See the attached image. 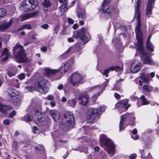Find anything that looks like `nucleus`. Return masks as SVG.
<instances>
[{
    "label": "nucleus",
    "instance_id": "nucleus-51",
    "mask_svg": "<svg viewBox=\"0 0 159 159\" xmlns=\"http://www.w3.org/2000/svg\"><path fill=\"white\" fill-rule=\"evenodd\" d=\"M136 157V155L135 154H131L129 157V159H134Z\"/></svg>",
    "mask_w": 159,
    "mask_h": 159
},
{
    "label": "nucleus",
    "instance_id": "nucleus-23",
    "mask_svg": "<svg viewBox=\"0 0 159 159\" xmlns=\"http://www.w3.org/2000/svg\"><path fill=\"white\" fill-rule=\"evenodd\" d=\"M69 67V64L67 63H63L61 64L59 70V72L61 71V73L66 72L68 71Z\"/></svg>",
    "mask_w": 159,
    "mask_h": 159
},
{
    "label": "nucleus",
    "instance_id": "nucleus-4",
    "mask_svg": "<svg viewBox=\"0 0 159 159\" xmlns=\"http://www.w3.org/2000/svg\"><path fill=\"white\" fill-rule=\"evenodd\" d=\"M49 87L48 81L43 77L39 78L34 85V88L36 91L44 93L48 91Z\"/></svg>",
    "mask_w": 159,
    "mask_h": 159
},
{
    "label": "nucleus",
    "instance_id": "nucleus-8",
    "mask_svg": "<svg viewBox=\"0 0 159 159\" xmlns=\"http://www.w3.org/2000/svg\"><path fill=\"white\" fill-rule=\"evenodd\" d=\"M8 100L12 103H14L15 105H18L20 101L18 99L19 93L16 89L9 88L8 90Z\"/></svg>",
    "mask_w": 159,
    "mask_h": 159
},
{
    "label": "nucleus",
    "instance_id": "nucleus-37",
    "mask_svg": "<svg viewBox=\"0 0 159 159\" xmlns=\"http://www.w3.org/2000/svg\"><path fill=\"white\" fill-rule=\"evenodd\" d=\"M111 0H104L102 4V7L107 6L111 1Z\"/></svg>",
    "mask_w": 159,
    "mask_h": 159
},
{
    "label": "nucleus",
    "instance_id": "nucleus-16",
    "mask_svg": "<svg viewBox=\"0 0 159 159\" xmlns=\"http://www.w3.org/2000/svg\"><path fill=\"white\" fill-rule=\"evenodd\" d=\"M141 69L140 63L138 60H135L132 63L130 68L131 71L133 73H136Z\"/></svg>",
    "mask_w": 159,
    "mask_h": 159
},
{
    "label": "nucleus",
    "instance_id": "nucleus-6",
    "mask_svg": "<svg viewBox=\"0 0 159 159\" xmlns=\"http://www.w3.org/2000/svg\"><path fill=\"white\" fill-rule=\"evenodd\" d=\"M15 55L16 60L19 63H23L27 60V58L25 53V50L20 44H16L13 48V53Z\"/></svg>",
    "mask_w": 159,
    "mask_h": 159
},
{
    "label": "nucleus",
    "instance_id": "nucleus-41",
    "mask_svg": "<svg viewBox=\"0 0 159 159\" xmlns=\"http://www.w3.org/2000/svg\"><path fill=\"white\" fill-rule=\"evenodd\" d=\"M59 28V25H56L54 30V32L53 34H57V32Z\"/></svg>",
    "mask_w": 159,
    "mask_h": 159
},
{
    "label": "nucleus",
    "instance_id": "nucleus-36",
    "mask_svg": "<svg viewBox=\"0 0 159 159\" xmlns=\"http://www.w3.org/2000/svg\"><path fill=\"white\" fill-rule=\"evenodd\" d=\"M17 73L16 71H8V72L7 73V74L8 76L11 77L12 76H14Z\"/></svg>",
    "mask_w": 159,
    "mask_h": 159
},
{
    "label": "nucleus",
    "instance_id": "nucleus-62",
    "mask_svg": "<svg viewBox=\"0 0 159 159\" xmlns=\"http://www.w3.org/2000/svg\"><path fill=\"white\" fill-rule=\"evenodd\" d=\"M83 20H80L79 22V23L80 25H82L84 24V22L83 21Z\"/></svg>",
    "mask_w": 159,
    "mask_h": 159
},
{
    "label": "nucleus",
    "instance_id": "nucleus-64",
    "mask_svg": "<svg viewBox=\"0 0 159 159\" xmlns=\"http://www.w3.org/2000/svg\"><path fill=\"white\" fill-rule=\"evenodd\" d=\"M150 75L151 78H153L155 75V74L153 72H151L150 73Z\"/></svg>",
    "mask_w": 159,
    "mask_h": 159
},
{
    "label": "nucleus",
    "instance_id": "nucleus-22",
    "mask_svg": "<svg viewBox=\"0 0 159 159\" xmlns=\"http://www.w3.org/2000/svg\"><path fill=\"white\" fill-rule=\"evenodd\" d=\"M152 34H150L148 37L146 41V47L148 50L151 52H152L154 50V46L150 42L152 37Z\"/></svg>",
    "mask_w": 159,
    "mask_h": 159
},
{
    "label": "nucleus",
    "instance_id": "nucleus-21",
    "mask_svg": "<svg viewBox=\"0 0 159 159\" xmlns=\"http://www.w3.org/2000/svg\"><path fill=\"white\" fill-rule=\"evenodd\" d=\"M59 70L51 69L46 68L44 71V75L47 77H50L55 74L59 72Z\"/></svg>",
    "mask_w": 159,
    "mask_h": 159
},
{
    "label": "nucleus",
    "instance_id": "nucleus-49",
    "mask_svg": "<svg viewBox=\"0 0 159 159\" xmlns=\"http://www.w3.org/2000/svg\"><path fill=\"white\" fill-rule=\"evenodd\" d=\"M67 20H68V22L69 24H73L74 22V21L71 18H68Z\"/></svg>",
    "mask_w": 159,
    "mask_h": 159
},
{
    "label": "nucleus",
    "instance_id": "nucleus-35",
    "mask_svg": "<svg viewBox=\"0 0 159 159\" xmlns=\"http://www.w3.org/2000/svg\"><path fill=\"white\" fill-rule=\"evenodd\" d=\"M51 3H50L49 1L47 0H45L44 1L43 3V5L46 7H49L51 6Z\"/></svg>",
    "mask_w": 159,
    "mask_h": 159
},
{
    "label": "nucleus",
    "instance_id": "nucleus-17",
    "mask_svg": "<svg viewBox=\"0 0 159 159\" xmlns=\"http://www.w3.org/2000/svg\"><path fill=\"white\" fill-rule=\"evenodd\" d=\"M155 0H148L147 8L146 9V16L148 18L150 17L152 14V10L154 5Z\"/></svg>",
    "mask_w": 159,
    "mask_h": 159
},
{
    "label": "nucleus",
    "instance_id": "nucleus-25",
    "mask_svg": "<svg viewBox=\"0 0 159 159\" xmlns=\"http://www.w3.org/2000/svg\"><path fill=\"white\" fill-rule=\"evenodd\" d=\"M77 102V99L76 98H73L68 100L67 101V104L69 106L74 107L75 106Z\"/></svg>",
    "mask_w": 159,
    "mask_h": 159
},
{
    "label": "nucleus",
    "instance_id": "nucleus-29",
    "mask_svg": "<svg viewBox=\"0 0 159 159\" xmlns=\"http://www.w3.org/2000/svg\"><path fill=\"white\" fill-rule=\"evenodd\" d=\"M77 17L79 20H84L86 17L85 11L79 12L77 11Z\"/></svg>",
    "mask_w": 159,
    "mask_h": 159
},
{
    "label": "nucleus",
    "instance_id": "nucleus-34",
    "mask_svg": "<svg viewBox=\"0 0 159 159\" xmlns=\"http://www.w3.org/2000/svg\"><path fill=\"white\" fill-rule=\"evenodd\" d=\"M6 15V11L5 9H0V17H3Z\"/></svg>",
    "mask_w": 159,
    "mask_h": 159
},
{
    "label": "nucleus",
    "instance_id": "nucleus-5",
    "mask_svg": "<svg viewBox=\"0 0 159 159\" xmlns=\"http://www.w3.org/2000/svg\"><path fill=\"white\" fill-rule=\"evenodd\" d=\"M106 108V107L105 106L99 107L98 109L89 108L87 114L88 121L90 123L95 122V119L98 117V114H101Z\"/></svg>",
    "mask_w": 159,
    "mask_h": 159
},
{
    "label": "nucleus",
    "instance_id": "nucleus-28",
    "mask_svg": "<svg viewBox=\"0 0 159 159\" xmlns=\"http://www.w3.org/2000/svg\"><path fill=\"white\" fill-rule=\"evenodd\" d=\"M143 89L146 92H150L153 91L154 88L151 85L145 84L143 87Z\"/></svg>",
    "mask_w": 159,
    "mask_h": 159
},
{
    "label": "nucleus",
    "instance_id": "nucleus-53",
    "mask_svg": "<svg viewBox=\"0 0 159 159\" xmlns=\"http://www.w3.org/2000/svg\"><path fill=\"white\" fill-rule=\"evenodd\" d=\"M131 138L134 139H138L139 138V136L138 135H131Z\"/></svg>",
    "mask_w": 159,
    "mask_h": 159
},
{
    "label": "nucleus",
    "instance_id": "nucleus-55",
    "mask_svg": "<svg viewBox=\"0 0 159 159\" xmlns=\"http://www.w3.org/2000/svg\"><path fill=\"white\" fill-rule=\"evenodd\" d=\"M145 159H152L150 153H148L147 157H145Z\"/></svg>",
    "mask_w": 159,
    "mask_h": 159
},
{
    "label": "nucleus",
    "instance_id": "nucleus-27",
    "mask_svg": "<svg viewBox=\"0 0 159 159\" xmlns=\"http://www.w3.org/2000/svg\"><path fill=\"white\" fill-rule=\"evenodd\" d=\"M2 56H5V57L3 58L2 61H7L8 58V57L9 56V53L8 50L5 48L4 49L2 53Z\"/></svg>",
    "mask_w": 159,
    "mask_h": 159
},
{
    "label": "nucleus",
    "instance_id": "nucleus-1",
    "mask_svg": "<svg viewBox=\"0 0 159 159\" xmlns=\"http://www.w3.org/2000/svg\"><path fill=\"white\" fill-rule=\"evenodd\" d=\"M141 0H137L136 6L135 7L134 17L137 19V23L135 28L136 37L138 41L137 50L140 51L142 54L141 59L143 63L146 64L153 65L154 62L150 57L147 56L146 53H145L143 47V35L140 30L141 27L140 10H139L141 3Z\"/></svg>",
    "mask_w": 159,
    "mask_h": 159
},
{
    "label": "nucleus",
    "instance_id": "nucleus-15",
    "mask_svg": "<svg viewBox=\"0 0 159 159\" xmlns=\"http://www.w3.org/2000/svg\"><path fill=\"white\" fill-rule=\"evenodd\" d=\"M86 29L83 28L79 30L77 32V36L82 40L83 43L84 44L88 41V39L85 36Z\"/></svg>",
    "mask_w": 159,
    "mask_h": 159
},
{
    "label": "nucleus",
    "instance_id": "nucleus-9",
    "mask_svg": "<svg viewBox=\"0 0 159 159\" xmlns=\"http://www.w3.org/2000/svg\"><path fill=\"white\" fill-rule=\"evenodd\" d=\"M37 4V0H25L20 7L24 11H27L34 9Z\"/></svg>",
    "mask_w": 159,
    "mask_h": 159
},
{
    "label": "nucleus",
    "instance_id": "nucleus-50",
    "mask_svg": "<svg viewBox=\"0 0 159 159\" xmlns=\"http://www.w3.org/2000/svg\"><path fill=\"white\" fill-rule=\"evenodd\" d=\"M140 152L141 154V158L143 159H144L145 158V156L144 154V151L143 150H142L140 151Z\"/></svg>",
    "mask_w": 159,
    "mask_h": 159
},
{
    "label": "nucleus",
    "instance_id": "nucleus-42",
    "mask_svg": "<svg viewBox=\"0 0 159 159\" xmlns=\"http://www.w3.org/2000/svg\"><path fill=\"white\" fill-rule=\"evenodd\" d=\"M109 71L108 69H107L104 71L103 72L102 74L103 75H106V77H107V74L109 73Z\"/></svg>",
    "mask_w": 159,
    "mask_h": 159
},
{
    "label": "nucleus",
    "instance_id": "nucleus-31",
    "mask_svg": "<svg viewBox=\"0 0 159 159\" xmlns=\"http://www.w3.org/2000/svg\"><path fill=\"white\" fill-rule=\"evenodd\" d=\"M140 98L142 100V105H146L149 103V101L143 95L141 96Z\"/></svg>",
    "mask_w": 159,
    "mask_h": 159
},
{
    "label": "nucleus",
    "instance_id": "nucleus-58",
    "mask_svg": "<svg viewBox=\"0 0 159 159\" xmlns=\"http://www.w3.org/2000/svg\"><path fill=\"white\" fill-rule=\"evenodd\" d=\"M68 40L69 42H72L74 41V40L72 38H68Z\"/></svg>",
    "mask_w": 159,
    "mask_h": 159
},
{
    "label": "nucleus",
    "instance_id": "nucleus-13",
    "mask_svg": "<svg viewBox=\"0 0 159 159\" xmlns=\"http://www.w3.org/2000/svg\"><path fill=\"white\" fill-rule=\"evenodd\" d=\"M76 0H64L63 4L61 6L60 10L61 12L67 10L68 7L73 5Z\"/></svg>",
    "mask_w": 159,
    "mask_h": 159
},
{
    "label": "nucleus",
    "instance_id": "nucleus-44",
    "mask_svg": "<svg viewBox=\"0 0 159 159\" xmlns=\"http://www.w3.org/2000/svg\"><path fill=\"white\" fill-rule=\"evenodd\" d=\"M47 99L51 101H52L54 99V97L52 95H50L47 97Z\"/></svg>",
    "mask_w": 159,
    "mask_h": 159
},
{
    "label": "nucleus",
    "instance_id": "nucleus-32",
    "mask_svg": "<svg viewBox=\"0 0 159 159\" xmlns=\"http://www.w3.org/2000/svg\"><path fill=\"white\" fill-rule=\"evenodd\" d=\"M31 26L29 25H22L20 28L18 29V31H20L23 30L25 29H27V30H29L31 29Z\"/></svg>",
    "mask_w": 159,
    "mask_h": 159
},
{
    "label": "nucleus",
    "instance_id": "nucleus-47",
    "mask_svg": "<svg viewBox=\"0 0 159 159\" xmlns=\"http://www.w3.org/2000/svg\"><path fill=\"white\" fill-rule=\"evenodd\" d=\"M16 112L15 111H13L11 112L10 114H9V117H13L14 115H16Z\"/></svg>",
    "mask_w": 159,
    "mask_h": 159
},
{
    "label": "nucleus",
    "instance_id": "nucleus-48",
    "mask_svg": "<svg viewBox=\"0 0 159 159\" xmlns=\"http://www.w3.org/2000/svg\"><path fill=\"white\" fill-rule=\"evenodd\" d=\"M114 96L117 99H119L120 98V95L117 93H114Z\"/></svg>",
    "mask_w": 159,
    "mask_h": 159
},
{
    "label": "nucleus",
    "instance_id": "nucleus-38",
    "mask_svg": "<svg viewBox=\"0 0 159 159\" xmlns=\"http://www.w3.org/2000/svg\"><path fill=\"white\" fill-rule=\"evenodd\" d=\"M24 120L27 122H29L31 121L32 119L30 117V116L29 115L27 114L24 117Z\"/></svg>",
    "mask_w": 159,
    "mask_h": 159
},
{
    "label": "nucleus",
    "instance_id": "nucleus-60",
    "mask_svg": "<svg viewBox=\"0 0 159 159\" xmlns=\"http://www.w3.org/2000/svg\"><path fill=\"white\" fill-rule=\"evenodd\" d=\"M50 104L52 107H54L55 106V103L54 102H51Z\"/></svg>",
    "mask_w": 159,
    "mask_h": 159
},
{
    "label": "nucleus",
    "instance_id": "nucleus-12",
    "mask_svg": "<svg viewBox=\"0 0 159 159\" xmlns=\"http://www.w3.org/2000/svg\"><path fill=\"white\" fill-rule=\"evenodd\" d=\"M103 10V13L105 16L108 18L111 17L114 13L115 9V7L113 6L102 7Z\"/></svg>",
    "mask_w": 159,
    "mask_h": 159
},
{
    "label": "nucleus",
    "instance_id": "nucleus-40",
    "mask_svg": "<svg viewBox=\"0 0 159 159\" xmlns=\"http://www.w3.org/2000/svg\"><path fill=\"white\" fill-rule=\"evenodd\" d=\"M35 149L36 150L38 151H43L44 150V147L41 145H38V147H35Z\"/></svg>",
    "mask_w": 159,
    "mask_h": 159
},
{
    "label": "nucleus",
    "instance_id": "nucleus-7",
    "mask_svg": "<svg viewBox=\"0 0 159 159\" xmlns=\"http://www.w3.org/2000/svg\"><path fill=\"white\" fill-rule=\"evenodd\" d=\"M121 120L120 123L119 130H122L124 129L123 126L124 122L126 119H128L131 123H129L130 125H134V122L135 119V117L134 116V114L133 113H126L122 115L120 117Z\"/></svg>",
    "mask_w": 159,
    "mask_h": 159
},
{
    "label": "nucleus",
    "instance_id": "nucleus-39",
    "mask_svg": "<svg viewBox=\"0 0 159 159\" xmlns=\"http://www.w3.org/2000/svg\"><path fill=\"white\" fill-rule=\"evenodd\" d=\"M25 74L24 73H21L18 76V78L20 80H23L25 78Z\"/></svg>",
    "mask_w": 159,
    "mask_h": 159
},
{
    "label": "nucleus",
    "instance_id": "nucleus-14",
    "mask_svg": "<svg viewBox=\"0 0 159 159\" xmlns=\"http://www.w3.org/2000/svg\"><path fill=\"white\" fill-rule=\"evenodd\" d=\"M89 96L86 93H80L78 98L79 104L83 106H86L89 102Z\"/></svg>",
    "mask_w": 159,
    "mask_h": 159
},
{
    "label": "nucleus",
    "instance_id": "nucleus-2",
    "mask_svg": "<svg viewBox=\"0 0 159 159\" xmlns=\"http://www.w3.org/2000/svg\"><path fill=\"white\" fill-rule=\"evenodd\" d=\"M50 114L55 122L62 120L61 125L62 127L68 130L73 127L75 124V120L73 113L71 112H66L60 115L58 112L56 110L50 111Z\"/></svg>",
    "mask_w": 159,
    "mask_h": 159
},
{
    "label": "nucleus",
    "instance_id": "nucleus-46",
    "mask_svg": "<svg viewBox=\"0 0 159 159\" xmlns=\"http://www.w3.org/2000/svg\"><path fill=\"white\" fill-rule=\"evenodd\" d=\"M41 27L43 29H47L49 27V25L47 24H44L42 25Z\"/></svg>",
    "mask_w": 159,
    "mask_h": 159
},
{
    "label": "nucleus",
    "instance_id": "nucleus-20",
    "mask_svg": "<svg viewBox=\"0 0 159 159\" xmlns=\"http://www.w3.org/2000/svg\"><path fill=\"white\" fill-rule=\"evenodd\" d=\"M39 14L38 12L36 11L30 13L23 15L20 17L19 20L21 21H23L34 16L37 15Z\"/></svg>",
    "mask_w": 159,
    "mask_h": 159
},
{
    "label": "nucleus",
    "instance_id": "nucleus-3",
    "mask_svg": "<svg viewBox=\"0 0 159 159\" xmlns=\"http://www.w3.org/2000/svg\"><path fill=\"white\" fill-rule=\"evenodd\" d=\"M100 141L101 146L104 148V150L110 155L114 154L115 146L111 140L107 138L106 135L101 134L100 137Z\"/></svg>",
    "mask_w": 159,
    "mask_h": 159
},
{
    "label": "nucleus",
    "instance_id": "nucleus-45",
    "mask_svg": "<svg viewBox=\"0 0 159 159\" xmlns=\"http://www.w3.org/2000/svg\"><path fill=\"white\" fill-rule=\"evenodd\" d=\"M10 123V120L8 119H6L3 121V124L5 125H9Z\"/></svg>",
    "mask_w": 159,
    "mask_h": 159
},
{
    "label": "nucleus",
    "instance_id": "nucleus-24",
    "mask_svg": "<svg viewBox=\"0 0 159 159\" xmlns=\"http://www.w3.org/2000/svg\"><path fill=\"white\" fill-rule=\"evenodd\" d=\"M12 109V107L10 106H7L2 104L0 102V111L3 113H6L7 111Z\"/></svg>",
    "mask_w": 159,
    "mask_h": 159
},
{
    "label": "nucleus",
    "instance_id": "nucleus-56",
    "mask_svg": "<svg viewBox=\"0 0 159 159\" xmlns=\"http://www.w3.org/2000/svg\"><path fill=\"white\" fill-rule=\"evenodd\" d=\"M137 133V130L136 129H134L132 130V133L134 134L135 135Z\"/></svg>",
    "mask_w": 159,
    "mask_h": 159
},
{
    "label": "nucleus",
    "instance_id": "nucleus-63",
    "mask_svg": "<svg viewBox=\"0 0 159 159\" xmlns=\"http://www.w3.org/2000/svg\"><path fill=\"white\" fill-rule=\"evenodd\" d=\"M67 99L66 98L64 97H63L61 99V101L62 102H66V101Z\"/></svg>",
    "mask_w": 159,
    "mask_h": 159
},
{
    "label": "nucleus",
    "instance_id": "nucleus-26",
    "mask_svg": "<svg viewBox=\"0 0 159 159\" xmlns=\"http://www.w3.org/2000/svg\"><path fill=\"white\" fill-rule=\"evenodd\" d=\"M140 77L141 79L139 80V81L140 86H141L142 85V83L143 81H145V82H148V78H147L143 73L141 74Z\"/></svg>",
    "mask_w": 159,
    "mask_h": 159
},
{
    "label": "nucleus",
    "instance_id": "nucleus-11",
    "mask_svg": "<svg viewBox=\"0 0 159 159\" xmlns=\"http://www.w3.org/2000/svg\"><path fill=\"white\" fill-rule=\"evenodd\" d=\"M83 77L77 72L73 74L70 78V83L74 86H78L81 83Z\"/></svg>",
    "mask_w": 159,
    "mask_h": 159
},
{
    "label": "nucleus",
    "instance_id": "nucleus-59",
    "mask_svg": "<svg viewBox=\"0 0 159 159\" xmlns=\"http://www.w3.org/2000/svg\"><path fill=\"white\" fill-rule=\"evenodd\" d=\"M63 88V85L62 84L59 85L57 87L58 89L60 90L62 89Z\"/></svg>",
    "mask_w": 159,
    "mask_h": 159
},
{
    "label": "nucleus",
    "instance_id": "nucleus-54",
    "mask_svg": "<svg viewBox=\"0 0 159 159\" xmlns=\"http://www.w3.org/2000/svg\"><path fill=\"white\" fill-rule=\"evenodd\" d=\"M41 51L45 52L47 51V48L44 46L43 47L41 48Z\"/></svg>",
    "mask_w": 159,
    "mask_h": 159
},
{
    "label": "nucleus",
    "instance_id": "nucleus-57",
    "mask_svg": "<svg viewBox=\"0 0 159 159\" xmlns=\"http://www.w3.org/2000/svg\"><path fill=\"white\" fill-rule=\"evenodd\" d=\"M94 149L95 152H98L100 150V148L96 146L94 148Z\"/></svg>",
    "mask_w": 159,
    "mask_h": 159
},
{
    "label": "nucleus",
    "instance_id": "nucleus-30",
    "mask_svg": "<svg viewBox=\"0 0 159 159\" xmlns=\"http://www.w3.org/2000/svg\"><path fill=\"white\" fill-rule=\"evenodd\" d=\"M75 48V47H71L69 48L65 53L61 56V57H64L65 58L67 57L69 55L70 52L73 51Z\"/></svg>",
    "mask_w": 159,
    "mask_h": 159
},
{
    "label": "nucleus",
    "instance_id": "nucleus-61",
    "mask_svg": "<svg viewBox=\"0 0 159 159\" xmlns=\"http://www.w3.org/2000/svg\"><path fill=\"white\" fill-rule=\"evenodd\" d=\"M78 28V25L76 24H75L73 25V28L74 29H76Z\"/></svg>",
    "mask_w": 159,
    "mask_h": 159
},
{
    "label": "nucleus",
    "instance_id": "nucleus-33",
    "mask_svg": "<svg viewBox=\"0 0 159 159\" xmlns=\"http://www.w3.org/2000/svg\"><path fill=\"white\" fill-rule=\"evenodd\" d=\"M109 71L115 70L117 71L120 70V68L118 66H113L110 67L108 69Z\"/></svg>",
    "mask_w": 159,
    "mask_h": 159
},
{
    "label": "nucleus",
    "instance_id": "nucleus-10",
    "mask_svg": "<svg viewBox=\"0 0 159 159\" xmlns=\"http://www.w3.org/2000/svg\"><path fill=\"white\" fill-rule=\"evenodd\" d=\"M128 99L120 100L116 104V107L119 108V111L120 114L126 111L130 107V105L128 104Z\"/></svg>",
    "mask_w": 159,
    "mask_h": 159
},
{
    "label": "nucleus",
    "instance_id": "nucleus-52",
    "mask_svg": "<svg viewBox=\"0 0 159 159\" xmlns=\"http://www.w3.org/2000/svg\"><path fill=\"white\" fill-rule=\"evenodd\" d=\"M33 129L34 133H36L37 131H38V129L37 127L34 126L33 128Z\"/></svg>",
    "mask_w": 159,
    "mask_h": 159
},
{
    "label": "nucleus",
    "instance_id": "nucleus-18",
    "mask_svg": "<svg viewBox=\"0 0 159 159\" xmlns=\"http://www.w3.org/2000/svg\"><path fill=\"white\" fill-rule=\"evenodd\" d=\"M105 87V86L104 84L98 86L97 87H93L89 89V90L91 91L93 89H97V90H100V91L98 92L97 94H95L93 97L92 98L94 100H95L98 97V96L100 95L101 93L103 91Z\"/></svg>",
    "mask_w": 159,
    "mask_h": 159
},
{
    "label": "nucleus",
    "instance_id": "nucleus-19",
    "mask_svg": "<svg viewBox=\"0 0 159 159\" xmlns=\"http://www.w3.org/2000/svg\"><path fill=\"white\" fill-rule=\"evenodd\" d=\"M12 23V20L11 19L9 22L3 21L0 25V31H4L8 29Z\"/></svg>",
    "mask_w": 159,
    "mask_h": 159
},
{
    "label": "nucleus",
    "instance_id": "nucleus-43",
    "mask_svg": "<svg viewBox=\"0 0 159 159\" xmlns=\"http://www.w3.org/2000/svg\"><path fill=\"white\" fill-rule=\"evenodd\" d=\"M25 89L27 90H28L29 91H30V92H32L34 90V88L31 86H26L25 87Z\"/></svg>",
    "mask_w": 159,
    "mask_h": 159
}]
</instances>
